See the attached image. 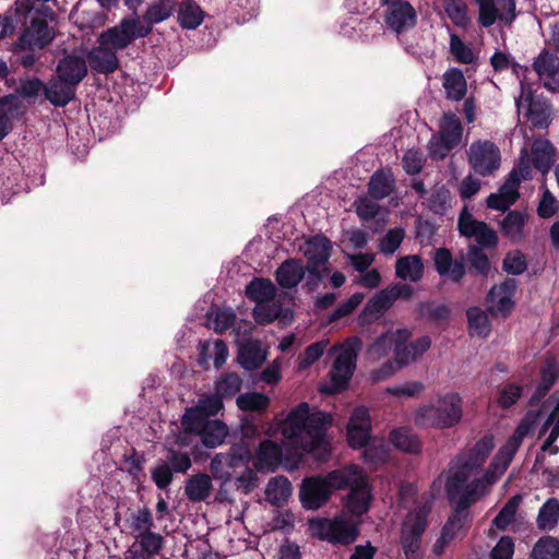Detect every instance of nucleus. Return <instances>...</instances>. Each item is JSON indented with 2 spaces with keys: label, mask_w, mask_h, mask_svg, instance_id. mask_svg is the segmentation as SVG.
Here are the masks:
<instances>
[{
  "label": "nucleus",
  "mask_w": 559,
  "mask_h": 559,
  "mask_svg": "<svg viewBox=\"0 0 559 559\" xmlns=\"http://www.w3.org/2000/svg\"><path fill=\"white\" fill-rule=\"evenodd\" d=\"M331 421L329 414L310 413L308 403L302 402L289 412L282 421L280 430L289 445L312 453L322 460L329 454L325 431Z\"/></svg>",
  "instance_id": "1"
},
{
  "label": "nucleus",
  "mask_w": 559,
  "mask_h": 559,
  "mask_svg": "<svg viewBox=\"0 0 559 559\" xmlns=\"http://www.w3.org/2000/svg\"><path fill=\"white\" fill-rule=\"evenodd\" d=\"M506 471L495 466L493 459L488 469L480 475V469L462 462V459H453L445 472V491L449 500L460 509H468L473 502L488 492Z\"/></svg>",
  "instance_id": "2"
},
{
  "label": "nucleus",
  "mask_w": 559,
  "mask_h": 559,
  "mask_svg": "<svg viewBox=\"0 0 559 559\" xmlns=\"http://www.w3.org/2000/svg\"><path fill=\"white\" fill-rule=\"evenodd\" d=\"M462 417V397L455 392H448L419 406L415 411L414 421L423 428L449 429L456 426Z\"/></svg>",
  "instance_id": "3"
},
{
  "label": "nucleus",
  "mask_w": 559,
  "mask_h": 559,
  "mask_svg": "<svg viewBox=\"0 0 559 559\" xmlns=\"http://www.w3.org/2000/svg\"><path fill=\"white\" fill-rule=\"evenodd\" d=\"M354 473L352 469H335L326 476H312L304 479L299 498L308 510H317L330 498L333 490L344 489V485Z\"/></svg>",
  "instance_id": "4"
},
{
  "label": "nucleus",
  "mask_w": 559,
  "mask_h": 559,
  "mask_svg": "<svg viewBox=\"0 0 559 559\" xmlns=\"http://www.w3.org/2000/svg\"><path fill=\"white\" fill-rule=\"evenodd\" d=\"M361 342L358 337L347 340L338 347L332 350L336 355L330 376V384L322 385L321 391L334 394L346 388L356 368L357 354L360 349Z\"/></svg>",
  "instance_id": "5"
},
{
  "label": "nucleus",
  "mask_w": 559,
  "mask_h": 559,
  "mask_svg": "<svg viewBox=\"0 0 559 559\" xmlns=\"http://www.w3.org/2000/svg\"><path fill=\"white\" fill-rule=\"evenodd\" d=\"M531 179V167L527 152L520 153L518 165L511 170L506 182L497 193L487 198V206L497 211L508 210L519 198V186L522 180Z\"/></svg>",
  "instance_id": "6"
},
{
  "label": "nucleus",
  "mask_w": 559,
  "mask_h": 559,
  "mask_svg": "<svg viewBox=\"0 0 559 559\" xmlns=\"http://www.w3.org/2000/svg\"><path fill=\"white\" fill-rule=\"evenodd\" d=\"M252 460V453L247 443H236L227 452L217 453L211 460L210 469L213 476L223 483L234 478V474L247 467Z\"/></svg>",
  "instance_id": "7"
},
{
  "label": "nucleus",
  "mask_w": 559,
  "mask_h": 559,
  "mask_svg": "<svg viewBox=\"0 0 559 559\" xmlns=\"http://www.w3.org/2000/svg\"><path fill=\"white\" fill-rule=\"evenodd\" d=\"M39 15L53 17V11L46 7L36 10L29 24L24 28L19 37L16 46L22 50H41L47 47L55 38V29L50 27Z\"/></svg>",
  "instance_id": "8"
},
{
  "label": "nucleus",
  "mask_w": 559,
  "mask_h": 559,
  "mask_svg": "<svg viewBox=\"0 0 559 559\" xmlns=\"http://www.w3.org/2000/svg\"><path fill=\"white\" fill-rule=\"evenodd\" d=\"M471 168L480 176H490L501 164L499 147L489 140L474 141L466 151Z\"/></svg>",
  "instance_id": "9"
},
{
  "label": "nucleus",
  "mask_w": 559,
  "mask_h": 559,
  "mask_svg": "<svg viewBox=\"0 0 559 559\" xmlns=\"http://www.w3.org/2000/svg\"><path fill=\"white\" fill-rule=\"evenodd\" d=\"M151 33V27L144 26L139 17L124 19L119 25L100 34L99 43L111 49H124L135 38L145 37Z\"/></svg>",
  "instance_id": "10"
},
{
  "label": "nucleus",
  "mask_w": 559,
  "mask_h": 559,
  "mask_svg": "<svg viewBox=\"0 0 559 559\" xmlns=\"http://www.w3.org/2000/svg\"><path fill=\"white\" fill-rule=\"evenodd\" d=\"M425 508L409 512L401 528V545L406 559H418L421 536L427 526Z\"/></svg>",
  "instance_id": "11"
},
{
  "label": "nucleus",
  "mask_w": 559,
  "mask_h": 559,
  "mask_svg": "<svg viewBox=\"0 0 559 559\" xmlns=\"http://www.w3.org/2000/svg\"><path fill=\"white\" fill-rule=\"evenodd\" d=\"M311 530L320 539L334 544L347 545L355 542L358 536L357 527L343 518L320 519L311 522Z\"/></svg>",
  "instance_id": "12"
},
{
  "label": "nucleus",
  "mask_w": 559,
  "mask_h": 559,
  "mask_svg": "<svg viewBox=\"0 0 559 559\" xmlns=\"http://www.w3.org/2000/svg\"><path fill=\"white\" fill-rule=\"evenodd\" d=\"M537 418L538 413L528 412L520 421L513 435L498 450L495 455V466H499L500 471L508 469L524 438L533 430Z\"/></svg>",
  "instance_id": "13"
},
{
  "label": "nucleus",
  "mask_w": 559,
  "mask_h": 559,
  "mask_svg": "<svg viewBox=\"0 0 559 559\" xmlns=\"http://www.w3.org/2000/svg\"><path fill=\"white\" fill-rule=\"evenodd\" d=\"M478 23L483 27H490L495 23L510 26L515 14V0H478Z\"/></svg>",
  "instance_id": "14"
},
{
  "label": "nucleus",
  "mask_w": 559,
  "mask_h": 559,
  "mask_svg": "<svg viewBox=\"0 0 559 559\" xmlns=\"http://www.w3.org/2000/svg\"><path fill=\"white\" fill-rule=\"evenodd\" d=\"M343 469H352L354 473L344 485L350 492L346 499V508L353 514L360 515L368 510L370 490L362 471L356 465H348Z\"/></svg>",
  "instance_id": "15"
},
{
  "label": "nucleus",
  "mask_w": 559,
  "mask_h": 559,
  "mask_svg": "<svg viewBox=\"0 0 559 559\" xmlns=\"http://www.w3.org/2000/svg\"><path fill=\"white\" fill-rule=\"evenodd\" d=\"M457 228L462 236L473 238L481 248H493L498 242L496 231L486 223L475 219L466 206L459 215Z\"/></svg>",
  "instance_id": "16"
},
{
  "label": "nucleus",
  "mask_w": 559,
  "mask_h": 559,
  "mask_svg": "<svg viewBox=\"0 0 559 559\" xmlns=\"http://www.w3.org/2000/svg\"><path fill=\"white\" fill-rule=\"evenodd\" d=\"M396 334L395 356L402 366H408L417 361L431 347V338L428 335L411 341L413 333L406 328L397 329Z\"/></svg>",
  "instance_id": "17"
},
{
  "label": "nucleus",
  "mask_w": 559,
  "mask_h": 559,
  "mask_svg": "<svg viewBox=\"0 0 559 559\" xmlns=\"http://www.w3.org/2000/svg\"><path fill=\"white\" fill-rule=\"evenodd\" d=\"M519 114H522L535 127L544 129L550 122V105L532 96L531 92L521 83V95L515 100Z\"/></svg>",
  "instance_id": "18"
},
{
  "label": "nucleus",
  "mask_w": 559,
  "mask_h": 559,
  "mask_svg": "<svg viewBox=\"0 0 559 559\" xmlns=\"http://www.w3.org/2000/svg\"><path fill=\"white\" fill-rule=\"evenodd\" d=\"M222 408L223 399L216 392L202 395L195 406L186 411L181 424L186 430L197 429L202 424V420H206L210 416H215Z\"/></svg>",
  "instance_id": "19"
},
{
  "label": "nucleus",
  "mask_w": 559,
  "mask_h": 559,
  "mask_svg": "<svg viewBox=\"0 0 559 559\" xmlns=\"http://www.w3.org/2000/svg\"><path fill=\"white\" fill-rule=\"evenodd\" d=\"M515 289L516 281L513 278H507L500 285L493 286L487 296L490 313L493 316H508L514 306L513 296Z\"/></svg>",
  "instance_id": "20"
},
{
  "label": "nucleus",
  "mask_w": 559,
  "mask_h": 559,
  "mask_svg": "<svg viewBox=\"0 0 559 559\" xmlns=\"http://www.w3.org/2000/svg\"><path fill=\"white\" fill-rule=\"evenodd\" d=\"M533 69L547 90L559 92V57L556 53L542 51L534 60Z\"/></svg>",
  "instance_id": "21"
},
{
  "label": "nucleus",
  "mask_w": 559,
  "mask_h": 559,
  "mask_svg": "<svg viewBox=\"0 0 559 559\" xmlns=\"http://www.w3.org/2000/svg\"><path fill=\"white\" fill-rule=\"evenodd\" d=\"M523 150L527 152L530 167L533 166L543 175L548 174L556 162V147L545 138L535 139L530 152L526 147Z\"/></svg>",
  "instance_id": "22"
},
{
  "label": "nucleus",
  "mask_w": 559,
  "mask_h": 559,
  "mask_svg": "<svg viewBox=\"0 0 559 559\" xmlns=\"http://www.w3.org/2000/svg\"><path fill=\"white\" fill-rule=\"evenodd\" d=\"M417 13L408 1H401L388 7L385 13L386 25L400 34L415 26Z\"/></svg>",
  "instance_id": "23"
},
{
  "label": "nucleus",
  "mask_w": 559,
  "mask_h": 559,
  "mask_svg": "<svg viewBox=\"0 0 559 559\" xmlns=\"http://www.w3.org/2000/svg\"><path fill=\"white\" fill-rule=\"evenodd\" d=\"M371 423L369 412L365 407L356 408L348 421L347 438L353 448H362L369 440Z\"/></svg>",
  "instance_id": "24"
},
{
  "label": "nucleus",
  "mask_w": 559,
  "mask_h": 559,
  "mask_svg": "<svg viewBox=\"0 0 559 559\" xmlns=\"http://www.w3.org/2000/svg\"><path fill=\"white\" fill-rule=\"evenodd\" d=\"M304 255L307 258L306 267L326 269L332 252V242L322 236H316L308 239L302 248Z\"/></svg>",
  "instance_id": "25"
},
{
  "label": "nucleus",
  "mask_w": 559,
  "mask_h": 559,
  "mask_svg": "<svg viewBox=\"0 0 559 559\" xmlns=\"http://www.w3.org/2000/svg\"><path fill=\"white\" fill-rule=\"evenodd\" d=\"M283 459V450L280 444L272 440L262 441L254 457V468L259 472H274Z\"/></svg>",
  "instance_id": "26"
},
{
  "label": "nucleus",
  "mask_w": 559,
  "mask_h": 559,
  "mask_svg": "<svg viewBox=\"0 0 559 559\" xmlns=\"http://www.w3.org/2000/svg\"><path fill=\"white\" fill-rule=\"evenodd\" d=\"M76 86L56 75L45 84V97L56 107L67 106L75 97Z\"/></svg>",
  "instance_id": "27"
},
{
  "label": "nucleus",
  "mask_w": 559,
  "mask_h": 559,
  "mask_svg": "<svg viewBox=\"0 0 559 559\" xmlns=\"http://www.w3.org/2000/svg\"><path fill=\"white\" fill-rule=\"evenodd\" d=\"M86 74V62L80 56L68 55L57 66V75L74 86H78Z\"/></svg>",
  "instance_id": "28"
},
{
  "label": "nucleus",
  "mask_w": 559,
  "mask_h": 559,
  "mask_svg": "<svg viewBox=\"0 0 559 559\" xmlns=\"http://www.w3.org/2000/svg\"><path fill=\"white\" fill-rule=\"evenodd\" d=\"M306 267L297 259L284 261L276 270L275 277L282 288H294L305 277Z\"/></svg>",
  "instance_id": "29"
},
{
  "label": "nucleus",
  "mask_w": 559,
  "mask_h": 559,
  "mask_svg": "<svg viewBox=\"0 0 559 559\" xmlns=\"http://www.w3.org/2000/svg\"><path fill=\"white\" fill-rule=\"evenodd\" d=\"M435 265L441 276H448L453 282H460L465 274L463 261H453L450 250L445 248L436 251Z\"/></svg>",
  "instance_id": "30"
},
{
  "label": "nucleus",
  "mask_w": 559,
  "mask_h": 559,
  "mask_svg": "<svg viewBox=\"0 0 559 559\" xmlns=\"http://www.w3.org/2000/svg\"><path fill=\"white\" fill-rule=\"evenodd\" d=\"M188 431L198 433L206 448L221 445L228 435L227 426L221 420H202L199 428Z\"/></svg>",
  "instance_id": "31"
},
{
  "label": "nucleus",
  "mask_w": 559,
  "mask_h": 559,
  "mask_svg": "<svg viewBox=\"0 0 559 559\" xmlns=\"http://www.w3.org/2000/svg\"><path fill=\"white\" fill-rule=\"evenodd\" d=\"M393 290L390 286L380 290L365 306L362 320L371 322L379 319L395 301Z\"/></svg>",
  "instance_id": "32"
},
{
  "label": "nucleus",
  "mask_w": 559,
  "mask_h": 559,
  "mask_svg": "<svg viewBox=\"0 0 559 559\" xmlns=\"http://www.w3.org/2000/svg\"><path fill=\"white\" fill-rule=\"evenodd\" d=\"M88 60L91 68L103 74L112 73L119 66L118 57L114 49L102 44L90 52Z\"/></svg>",
  "instance_id": "33"
},
{
  "label": "nucleus",
  "mask_w": 559,
  "mask_h": 559,
  "mask_svg": "<svg viewBox=\"0 0 559 559\" xmlns=\"http://www.w3.org/2000/svg\"><path fill=\"white\" fill-rule=\"evenodd\" d=\"M442 86L448 99L462 100L467 92V84L463 72L457 68L447 70L442 75Z\"/></svg>",
  "instance_id": "34"
},
{
  "label": "nucleus",
  "mask_w": 559,
  "mask_h": 559,
  "mask_svg": "<svg viewBox=\"0 0 559 559\" xmlns=\"http://www.w3.org/2000/svg\"><path fill=\"white\" fill-rule=\"evenodd\" d=\"M292 484L285 476L272 477L265 487V500L275 507L284 506L292 496Z\"/></svg>",
  "instance_id": "35"
},
{
  "label": "nucleus",
  "mask_w": 559,
  "mask_h": 559,
  "mask_svg": "<svg viewBox=\"0 0 559 559\" xmlns=\"http://www.w3.org/2000/svg\"><path fill=\"white\" fill-rule=\"evenodd\" d=\"M395 188V178L391 170H377L368 183L369 195L374 200H382L389 197Z\"/></svg>",
  "instance_id": "36"
},
{
  "label": "nucleus",
  "mask_w": 559,
  "mask_h": 559,
  "mask_svg": "<svg viewBox=\"0 0 559 559\" xmlns=\"http://www.w3.org/2000/svg\"><path fill=\"white\" fill-rule=\"evenodd\" d=\"M493 447V437L488 435L479 439L467 453L460 454L456 456V459H462V462L481 469Z\"/></svg>",
  "instance_id": "37"
},
{
  "label": "nucleus",
  "mask_w": 559,
  "mask_h": 559,
  "mask_svg": "<svg viewBox=\"0 0 559 559\" xmlns=\"http://www.w3.org/2000/svg\"><path fill=\"white\" fill-rule=\"evenodd\" d=\"M395 274L399 278L408 282H418L424 275V264L419 255H405L396 260Z\"/></svg>",
  "instance_id": "38"
},
{
  "label": "nucleus",
  "mask_w": 559,
  "mask_h": 559,
  "mask_svg": "<svg viewBox=\"0 0 559 559\" xmlns=\"http://www.w3.org/2000/svg\"><path fill=\"white\" fill-rule=\"evenodd\" d=\"M266 359V353L258 341L243 343L238 353V361L246 370L258 369Z\"/></svg>",
  "instance_id": "39"
},
{
  "label": "nucleus",
  "mask_w": 559,
  "mask_h": 559,
  "mask_svg": "<svg viewBox=\"0 0 559 559\" xmlns=\"http://www.w3.org/2000/svg\"><path fill=\"white\" fill-rule=\"evenodd\" d=\"M442 139H444L448 143H451L455 147H457L463 138V127L457 118V116L453 112H444L440 123L438 133Z\"/></svg>",
  "instance_id": "40"
},
{
  "label": "nucleus",
  "mask_w": 559,
  "mask_h": 559,
  "mask_svg": "<svg viewBox=\"0 0 559 559\" xmlns=\"http://www.w3.org/2000/svg\"><path fill=\"white\" fill-rule=\"evenodd\" d=\"M213 489L212 480L206 474H197L190 477L185 487V493L190 501H203L210 497Z\"/></svg>",
  "instance_id": "41"
},
{
  "label": "nucleus",
  "mask_w": 559,
  "mask_h": 559,
  "mask_svg": "<svg viewBox=\"0 0 559 559\" xmlns=\"http://www.w3.org/2000/svg\"><path fill=\"white\" fill-rule=\"evenodd\" d=\"M177 20L182 28L195 29L202 24L204 12L194 1L186 0L179 4Z\"/></svg>",
  "instance_id": "42"
},
{
  "label": "nucleus",
  "mask_w": 559,
  "mask_h": 559,
  "mask_svg": "<svg viewBox=\"0 0 559 559\" xmlns=\"http://www.w3.org/2000/svg\"><path fill=\"white\" fill-rule=\"evenodd\" d=\"M276 288L270 280L254 278L246 286V295L255 305L267 302L274 299Z\"/></svg>",
  "instance_id": "43"
},
{
  "label": "nucleus",
  "mask_w": 559,
  "mask_h": 559,
  "mask_svg": "<svg viewBox=\"0 0 559 559\" xmlns=\"http://www.w3.org/2000/svg\"><path fill=\"white\" fill-rule=\"evenodd\" d=\"M175 8L174 1L159 0L151 3L143 15L144 26L152 28L153 25L166 21L173 15Z\"/></svg>",
  "instance_id": "44"
},
{
  "label": "nucleus",
  "mask_w": 559,
  "mask_h": 559,
  "mask_svg": "<svg viewBox=\"0 0 559 559\" xmlns=\"http://www.w3.org/2000/svg\"><path fill=\"white\" fill-rule=\"evenodd\" d=\"M438 2L455 26L466 28L469 25L467 5L463 0H438Z\"/></svg>",
  "instance_id": "45"
},
{
  "label": "nucleus",
  "mask_w": 559,
  "mask_h": 559,
  "mask_svg": "<svg viewBox=\"0 0 559 559\" xmlns=\"http://www.w3.org/2000/svg\"><path fill=\"white\" fill-rule=\"evenodd\" d=\"M527 221L525 213L520 211H511L504 217L501 224L502 233L512 241H520L524 237V225Z\"/></svg>",
  "instance_id": "46"
},
{
  "label": "nucleus",
  "mask_w": 559,
  "mask_h": 559,
  "mask_svg": "<svg viewBox=\"0 0 559 559\" xmlns=\"http://www.w3.org/2000/svg\"><path fill=\"white\" fill-rule=\"evenodd\" d=\"M559 522V500L557 498H549L540 507L536 524L542 531L554 530Z\"/></svg>",
  "instance_id": "47"
},
{
  "label": "nucleus",
  "mask_w": 559,
  "mask_h": 559,
  "mask_svg": "<svg viewBox=\"0 0 559 559\" xmlns=\"http://www.w3.org/2000/svg\"><path fill=\"white\" fill-rule=\"evenodd\" d=\"M391 443L399 450L408 453H418L421 449L419 439L407 428H399L390 433Z\"/></svg>",
  "instance_id": "48"
},
{
  "label": "nucleus",
  "mask_w": 559,
  "mask_h": 559,
  "mask_svg": "<svg viewBox=\"0 0 559 559\" xmlns=\"http://www.w3.org/2000/svg\"><path fill=\"white\" fill-rule=\"evenodd\" d=\"M452 206V194L444 186H436L427 199V207L435 214L443 215Z\"/></svg>",
  "instance_id": "49"
},
{
  "label": "nucleus",
  "mask_w": 559,
  "mask_h": 559,
  "mask_svg": "<svg viewBox=\"0 0 559 559\" xmlns=\"http://www.w3.org/2000/svg\"><path fill=\"white\" fill-rule=\"evenodd\" d=\"M450 34L449 50L456 62L471 64L476 60L473 49L466 45L460 36L448 27Z\"/></svg>",
  "instance_id": "50"
},
{
  "label": "nucleus",
  "mask_w": 559,
  "mask_h": 559,
  "mask_svg": "<svg viewBox=\"0 0 559 559\" xmlns=\"http://www.w3.org/2000/svg\"><path fill=\"white\" fill-rule=\"evenodd\" d=\"M397 329H390L382 335H380L369 347L368 353L371 357L380 359L386 356L391 350L395 354L396 341H397Z\"/></svg>",
  "instance_id": "51"
},
{
  "label": "nucleus",
  "mask_w": 559,
  "mask_h": 559,
  "mask_svg": "<svg viewBox=\"0 0 559 559\" xmlns=\"http://www.w3.org/2000/svg\"><path fill=\"white\" fill-rule=\"evenodd\" d=\"M237 406L246 412H263L270 405L267 395L259 392L240 394L236 400Z\"/></svg>",
  "instance_id": "52"
},
{
  "label": "nucleus",
  "mask_w": 559,
  "mask_h": 559,
  "mask_svg": "<svg viewBox=\"0 0 559 559\" xmlns=\"http://www.w3.org/2000/svg\"><path fill=\"white\" fill-rule=\"evenodd\" d=\"M129 527L132 534L140 536L146 532H150L154 526L152 512L147 507L141 508L138 511L131 513L128 519Z\"/></svg>",
  "instance_id": "53"
},
{
  "label": "nucleus",
  "mask_w": 559,
  "mask_h": 559,
  "mask_svg": "<svg viewBox=\"0 0 559 559\" xmlns=\"http://www.w3.org/2000/svg\"><path fill=\"white\" fill-rule=\"evenodd\" d=\"M242 388V379L236 372H227L215 382V392L222 397H231Z\"/></svg>",
  "instance_id": "54"
},
{
  "label": "nucleus",
  "mask_w": 559,
  "mask_h": 559,
  "mask_svg": "<svg viewBox=\"0 0 559 559\" xmlns=\"http://www.w3.org/2000/svg\"><path fill=\"white\" fill-rule=\"evenodd\" d=\"M135 538V544L150 559L155 558L164 547V537L160 534L152 531L136 536Z\"/></svg>",
  "instance_id": "55"
},
{
  "label": "nucleus",
  "mask_w": 559,
  "mask_h": 559,
  "mask_svg": "<svg viewBox=\"0 0 559 559\" xmlns=\"http://www.w3.org/2000/svg\"><path fill=\"white\" fill-rule=\"evenodd\" d=\"M533 559H559V539L545 536L537 540L532 550Z\"/></svg>",
  "instance_id": "56"
},
{
  "label": "nucleus",
  "mask_w": 559,
  "mask_h": 559,
  "mask_svg": "<svg viewBox=\"0 0 559 559\" xmlns=\"http://www.w3.org/2000/svg\"><path fill=\"white\" fill-rule=\"evenodd\" d=\"M521 501L522 497L520 495L511 497L496 515L492 524L498 530L504 531L513 522Z\"/></svg>",
  "instance_id": "57"
},
{
  "label": "nucleus",
  "mask_w": 559,
  "mask_h": 559,
  "mask_svg": "<svg viewBox=\"0 0 559 559\" xmlns=\"http://www.w3.org/2000/svg\"><path fill=\"white\" fill-rule=\"evenodd\" d=\"M467 319L471 333L478 336H487L490 331V324L485 311L478 307L467 310Z\"/></svg>",
  "instance_id": "58"
},
{
  "label": "nucleus",
  "mask_w": 559,
  "mask_h": 559,
  "mask_svg": "<svg viewBox=\"0 0 559 559\" xmlns=\"http://www.w3.org/2000/svg\"><path fill=\"white\" fill-rule=\"evenodd\" d=\"M26 110L23 99L17 94H10L0 99V112L11 122Z\"/></svg>",
  "instance_id": "59"
},
{
  "label": "nucleus",
  "mask_w": 559,
  "mask_h": 559,
  "mask_svg": "<svg viewBox=\"0 0 559 559\" xmlns=\"http://www.w3.org/2000/svg\"><path fill=\"white\" fill-rule=\"evenodd\" d=\"M207 321L215 332L222 333L234 325L236 314L231 309H217L207 314Z\"/></svg>",
  "instance_id": "60"
},
{
  "label": "nucleus",
  "mask_w": 559,
  "mask_h": 559,
  "mask_svg": "<svg viewBox=\"0 0 559 559\" xmlns=\"http://www.w3.org/2000/svg\"><path fill=\"white\" fill-rule=\"evenodd\" d=\"M558 377L559 369L557 367V361L555 357H548L540 370L542 382L538 386V392L543 395L546 394L555 384Z\"/></svg>",
  "instance_id": "61"
},
{
  "label": "nucleus",
  "mask_w": 559,
  "mask_h": 559,
  "mask_svg": "<svg viewBox=\"0 0 559 559\" xmlns=\"http://www.w3.org/2000/svg\"><path fill=\"white\" fill-rule=\"evenodd\" d=\"M258 471L249 467H243L241 473L235 477V487L243 495L252 492L259 487Z\"/></svg>",
  "instance_id": "62"
},
{
  "label": "nucleus",
  "mask_w": 559,
  "mask_h": 559,
  "mask_svg": "<svg viewBox=\"0 0 559 559\" xmlns=\"http://www.w3.org/2000/svg\"><path fill=\"white\" fill-rule=\"evenodd\" d=\"M467 510L468 509H460L457 506H455L454 513L449 518L441 533L453 540L457 533L462 531L465 525Z\"/></svg>",
  "instance_id": "63"
},
{
  "label": "nucleus",
  "mask_w": 559,
  "mask_h": 559,
  "mask_svg": "<svg viewBox=\"0 0 559 559\" xmlns=\"http://www.w3.org/2000/svg\"><path fill=\"white\" fill-rule=\"evenodd\" d=\"M502 267L508 274L520 275L526 271L527 261L520 250H513L507 253Z\"/></svg>",
  "instance_id": "64"
}]
</instances>
